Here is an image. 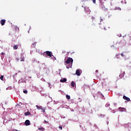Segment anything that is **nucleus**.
<instances>
[{"label": "nucleus", "mask_w": 131, "mask_h": 131, "mask_svg": "<svg viewBox=\"0 0 131 131\" xmlns=\"http://www.w3.org/2000/svg\"><path fill=\"white\" fill-rule=\"evenodd\" d=\"M129 37H123V39L121 41H118L116 42V45H118V47H123L127 41V38Z\"/></svg>", "instance_id": "obj_1"}, {"label": "nucleus", "mask_w": 131, "mask_h": 131, "mask_svg": "<svg viewBox=\"0 0 131 131\" xmlns=\"http://www.w3.org/2000/svg\"><path fill=\"white\" fill-rule=\"evenodd\" d=\"M66 64H70L71 67H72V64L73 63V59L71 57H69L67 61H65Z\"/></svg>", "instance_id": "obj_2"}, {"label": "nucleus", "mask_w": 131, "mask_h": 131, "mask_svg": "<svg viewBox=\"0 0 131 131\" xmlns=\"http://www.w3.org/2000/svg\"><path fill=\"white\" fill-rule=\"evenodd\" d=\"M45 53H46V55H48V57H52V56L54 57V55H53L51 51H47Z\"/></svg>", "instance_id": "obj_3"}, {"label": "nucleus", "mask_w": 131, "mask_h": 131, "mask_svg": "<svg viewBox=\"0 0 131 131\" xmlns=\"http://www.w3.org/2000/svg\"><path fill=\"white\" fill-rule=\"evenodd\" d=\"M118 110L120 111L121 112H126V108L124 107H120L118 108Z\"/></svg>", "instance_id": "obj_4"}, {"label": "nucleus", "mask_w": 131, "mask_h": 131, "mask_svg": "<svg viewBox=\"0 0 131 131\" xmlns=\"http://www.w3.org/2000/svg\"><path fill=\"white\" fill-rule=\"evenodd\" d=\"M124 74H125V72H121L120 74L119 75V77H120V78H122L123 77V76H124Z\"/></svg>", "instance_id": "obj_5"}, {"label": "nucleus", "mask_w": 131, "mask_h": 131, "mask_svg": "<svg viewBox=\"0 0 131 131\" xmlns=\"http://www.w3.org/2000/svg\"><path fill=\"white\" fill-rule=\"evenodd\" d=\"M25 124L27 126H28V125H30V121H29V120H26L25 122Z\"/></svg>", "instance_id": "obj_6"}, {"label": "nucleus", "mask_w": 131, "mask_h": 131, "mask_svg": "<svg viewBox=\"0 0 131 131\" xmlns=\"http://www.w3.org/2000/svg\"><path fill=\"white\" fill-rule=\"evenodd\" d=\"M123 99H124V100H126L128 102H129V101H130V99H129V98L126 97V96H123Z\"/></svg>", "instance_id": "obj_7"}, {"label": "nucleus", "mask_w": 131, "mask_h": 131, "mask_svg": "<svg viewBox=\"0 0 131 131\" xmlns=\"http://www.w3.org/2000/svg\"><path fill=\"white\" fill-rule=\"evenodd\" d=\"M6 23V20L2 19L1 20V24L2 25V26H4L5 25V24Z\"/></svg>", "instance_id": "obj_8"}, {"label": "nucleus", "mask_w": 131, "mask_h": 131, "mask_svg": "<svg viewBox=\"0 0 131 131\" xmlns=\"http://www.w3.org/2000/svg\"><path fill=\"white\" fill-rule=\"evenodd\" d=\"M76 74L78 76H80V73L79 72V70H77L76 71Z\"/></svg>", "instance_id": "obj_9"}, {"label": "nucleus", "mask_w": 131, "mask_h": 131, "mask_svg": "<svg viewBox=\"0 0 131 131\" xmlns=\"http://www.w3.org/2000/svg\"><path fill=\"white\" fill-rule=\"evenodd\" d=\"M66 81H67V79L66 78L60 79V82H66Z\"/></svg>", "instance_id": "obj_10"}, {"label": "nucleus", "mask_w": 131, "mask_h": 131, "mask_svg": "<svg viewBox=\"0 0 131 131\" xmlns=\"http://www.w3.org/2000/svg\"><path fill=\"white\" fill-rule=\"evenodd\" d=\"M71 84V86H72V88H74V86H75L76 84L75 83V82H74V81H72Z\"/></svg>", "instance_id": "obj_11"}, {"label": "nucleus", "mask_w": 131, "mask_h": 131, "mask_svg": "<svg viewBox=\"0 0 131 131\" xmlns=\"http://www.w3.org/2000/svg\"><path fill=\"white\" fill-rule=\"evenodd\" d=\"M18 47H19V45H16L13 46V50H18Z\"/></svg>", "instance_id": "obj_12"}, {"label": "nucleus", "mask_w": 131, "mask_h": 131, "mask_svg": "<svg viewBox=\"0 0 131 131\" xmlns=\"http://www.w3.org/2000/svg\"><path fill=\"white\" fill-rule=\"evenodd\" d=\"M36 106L37 109H38V110H41V109H42V106H41L36 105Z\"/></svg>", "instance_id": "obj_13"}, {"label": "nucleus", "mask_w": 131, "mask_h": 131, "mask_svg": "<svg viewBox=\"0 0 131 131\" xmlns=\"http://www.w3.org/2000/svg\"><path fill=\"white\" fill-rule=\"evenodd\" d=\"M116 58L117 59H120V54L116 55Z\"/></svg>", "instance_id": "obj_14"}, {"label": "nucleus", "mask_w": 131, "mask_h": 131, "mask_svg": "<svg viewBox=\"0 0 131 131\" xmlns=\"http://www.w3.org/2000/svg\"><path fill=\"white\" fill-rule=\"evenodd\" d=\"M25 115H26V116H27L28 115H30V112H27L25 113Z\"/></svg>", "instance_id": "obj_15"}, {"label": "nucleus", "mask_w": 131, "mask_h": 131, "mask_svg": "<svg viewBox=\"0 0 131 131\" xmlns=\"http://www.w3.org/2000/svg\"><path fill=\"white\" fill-rule=\"evenodd\" d=\"M84 9L86 11V12H89V13H91V10H90L89 8H84Z\"/></svg>", "instance_id": "obj_16"}, {"label": "nucleus", "mask_w": 131, "mask_h": 131, "mask_svg": "<svg viewBox=\"0 0 131 131\" xmlns=\"http://www.w3.org/2000/svg\"><path fill=\"white\" fill-rule=\"evenodd\" d=\"M125 52H123V53H122L121 54V56H122V57H125Z\"/></svg>", "instance_id": "obj_17"}, {"label": "nucleus", "mask_w": 131, "mask_h": 131, "mask_svg": "<svg viewBox=\"0 0 131 131\" xmlns=\"http://www.w3.org/2000/svg\"><path fill=\"white\" fill-rule=\"evenodd\" d=\"M66 98L68 100H70V96L68 95H66Z\"/></svg>", "instance_id": "obj_18"}, {"label": "nucleus", "mask_w": 131, "mask_h": 131, "mask_svg": "<svg viewBox=\"0 0 131 131\" xmlns=\"http://www.w3.org/2000/svg\"><path fill=\"white\" fill-rule=\"evenodd\" d=\"M38 129L39 130H42V131L45 130V128H43V127L38 128Z\"/></svg>", "instance_id": "obj_19"}, {"label": "nucleus", "mask_w": 131, "mask_h": 131, "mask_svg": "<svg viewBox=\"0 0 131 131\" xmlns=\"http://www.w3.org/2000/svg\"><path fill=\"white\" fill-rule=\"evenodd\" d=\"M23 92L24 93V94H27L28 93V91H27V90H24Z\"/></svg>", "instance_id": "obj_20"}, {"label": "nucleus", "mask_w": 131, "mask_h": 131, "mask_svg": "<svg viewBox=\"0 0 131 131\" xmlns=\"http://www.w3.org/2000/svg\"><path fill=\"white\" fill-rule=\"evenodd\" d=\"M41 110H42V112L43 113L46 112V109L43 107H42V109H41Z\"/></svg>", "instance_id": "obj_21"}, {"label": "nucleus", "mask_w": 131, "mask_h": 131, "mask_svg": "<svg viewBox=\"0 0 131 131\" xmlns=\"http://www.w3.org/2000/svg\"><path fill=\"white\" fill-rule=\"evenodd\" d=\"M0 79H1V80H4V76H1V77H0Z\"/></svg>", "instance_id": "obj_22"}, {"label": "nucleus", "mask_w": 131, "mask_h": 131, "mask_svg": "<svg viewBox=\"0 0 131 131\" xmlns=\"http://www.w3.org/2000/svg\"><path fill=\"white\" fill-rule=\"evenodd\" d=\"M36 42H35L34 43H33V44H32V46H33V47H35V46H36Z\"/></svg>", "instance_id": "obj_23"}, {"label": "nucleus", "mask_w": 131, "mask_h": 131, "mask_svg": "<svg viewBox=\"0 0 131 131\" xmlns=\"http://www.w3.org/2000/svg\"><path fill=\"white\" fill-rule=\"evenodd\" d=\"M109 106H110V104L107 103L105 104V107H109Z\"/></svg>", "instance_id": "obj_24"}, {"label": "nucleus", "mask_w": 131, "mask_h": 131, "mask_svg": "<svg viewBox=\"0 0 131 131\" xmlns=\"http://www.w3.org/2000/svg\"><path fill=\"white\" fill-rule=\"evenodd\" d=\"M59 128H60L61 130H62L63 128V127H62V126H59Z\"/></svg>", "instance_id": "obj_25"}, {"label": "nucleus", "mask_w": 131, "mask_h": 131, "mask_svg": "<svg viewBox=\"0 0 131 131\" xmlns=\"http://www.w3.org/2000/svg\"><path fill=\"white\" fill-rule=\"evenodd\" d=\"M93 3L94 4H96V0H93Z\"/></svg>", "instance_id": "obj_26"}, {"label": "nucleus", "mask_w": 131, "mask_h": 131, "mask_svg": "<svg viewBox=\"0 0 131 131\" xmlns=\"http://www.w3.org/2000/svg\"><path fill=\"white\" fill-rule=\"evenodd\" d=\"M1 55H2V56H4V55H5V53H4V52H2V53H1Z\"/></svg>", "instance_id": "obj_27"}, {"label": "nucleus", "mask_w": 131, "mask_h": 131, "mask_svg": "<svg viewBox=\"0 0 131 131\" xmlns=\"http://www.w3.org/2000/svg\"><path fill=\"white\" fill-rule=\"evenodd\" d=\"M98 71H98V70H96V71H95L96 73H98Z\"/></svg>", "instance_id": "obj_28"}, {"label": "nucleus", "mask_w": 131, "mask_h": 131, "mask_svg": "<svg viewBox=\"0 0 131 131\" xmlns=\"http://www.w3.org/2000/svg\"><path fill=\"white\" fill-rule=\"evenodd\" d=\"M45 123H49V122H47V121H45Z\"/></svg>", "instance_id": "obj_29"}, {"label": "nucleus", "mask_w": 131, "mask_h": 131, "mask_svg": "<svg viewBox=\"0 0 131 131\" xmlns=\"http://www.w3.org/2000/svg\"><path fill=\"white\" fill-rule=\"evenodd\" d=\"M20 61H24V58H23V59H21Z\"/></svg>", "instance_id": "obj_30"}, {"label": "nucleus", "mask_w": 131, "mask_h": 131, "mask_svg": "<svg viewBox=\"0 0 131 131\" xmlns=\"http://www.w3.org/2000/svg\"><path fill=\"white\" fill-rule=\"evenodd\" d=\"M92 25H95V23H92Z\"/></svg>", "instance_id": "obj_31"}, {"label": "nucleus", "mask_w": 131, "mask_h": 131, "mask_svg": "<svg viewBox=\"0 0 131 131\" xmlns=\"http://www.w3.org/2000/svg\"><path fill=\"white\" fill-rule=\"evenodd\" d=\"M67 68L68 69H69V68H68V67H67Z\"/></svg>", "instance_id": "obj_32"}]
</instances>
